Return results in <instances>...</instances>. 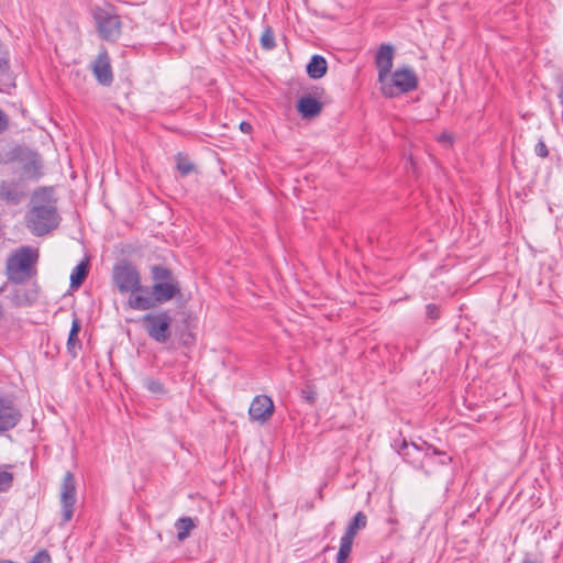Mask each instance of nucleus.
<instances>
[{"instance_id": "obj_1", "label": "nucleus", "mask_w": 563, "mask_h": 563, "mask_svg": "<svg viewBox=\"0 0 563 563\" xmlns=\"http://www.w3.org/2000/svg\"><path fill=\"white\" fill-rule=\"evenodd\" d=\"M151 277L154 282L152 287H148V291L143 296L129 298L126 301L129 308L145 311L181 296L180 283L168 267L152 265Z\"/></svg>"}, {"instance_id": "obj_2", "label": "nucleus", "mask_w": 563, "mask_h": 563, "mask_svg": "<svg viewBox=\"0 0 563 563\" xmlns=\"http://www.w3.org/2000/svg\"><path fill=\"white\" fill-rule=\"evenodd\" d=\"M60 217L57 212L56 200L46 189L33 194L31 207L25 216L27 229L36 236H43L56 229Z\"/></svg>"}, {"instance_id": "obj_3", "label": "nucleus", "mask_w": 563, "mask_h": 563, "mask_svg": "<svg viewBox=\"0 0 563 563\" xmlns=\"http://www.w3.org/2000/svg\"><path fill=\"white\" fill-rule=\"evenodd\" d=\"M38 257V250L30 245H23L14 250L5 261L8 280L15 285H22L30 280L36 275Z\"/></svg>"}, {"instance_id": "obj_4", "label": "nucleus", "mask_w": 563, "mask_h": 563, "mask_svg": "<svg viewBox=\"0 0 563 563\" xmlns=\"http://www.w3.org/2000/svg\"><path fill=\"white\" fill-rule=\"evenodd\" d=\"M113 284L122 295L143 296L148 291L147 286L142 285L141 274L137 267L129 261H122L114 265L112 271Z\"/></svg>"}, {"instance_id": "obj_5", "label": "nucleus", "mask_w": 563, "mask_h": 563, "mask_svg": "<svg viewBox=\"0 0 563 563\" xmlns=\"http://www.w3.org/2000/svg\"><path fill=\"white\" fill-rule=\"evenodd\" d=\"M382 93L385 97L393 98L401 93L415 90L418 86V78L413 69L409 67L398 68L385 81H379Z\"/></svg>"}, {"instance_id": "obj_6", "label": "nucleus", "mask_w": 563, "mask_h": 563, "mask_svg": "<svg viewBox=\"0 0 563 563\" xmlns=\"http://www.w3.org/2000/svg\"><path fill=\"white\" fill-rule=\"evenodd\" d=\"M172 321L168 311L147 313L142 318V324L147 335L157 343H166L169 340Z\"/></svg>"}, {"instance_id": "obj_7", "label": "nucleus", "mask_w": 563, "mask_h": 563, "mask_svg": "<svg viewBox=\"0 0 563 563\" xmlns=\"http://www.w3.org/2000/svg\"><path fill=\"white\" fill-rule=\"evenodd\" d=\"M62 518L64 522L73 519L76 504V479L71 472H66L60 485Z\"/></svg>"}, {"instance_id": "obj_8", "label": "nucleus", "mask_w": 563, "mask_h": 563, "mask_svg": "<svg viewBox=\"0 0 563 563\" xmlns=\"http://www.w3.org/2000/svg\"><path fill=\"white\" fill-rule=\"evenodd\" d=\"M27 186L23 177L3 179L0 181V200L10 205H19L27 196Z\"/></svg>"}, {"instance_id": "obj_9", "label": "nucleus", "mask_w": 563, "mask_h": 563, "mask_svg": "<svg viewBox=\"0 0 563 563\" xmlns=\"http://www.w3.org/2000/svg\"><path fill=\"white\" fill-rule=\"evenodd\" d=\"M398 453L404 460L413 465L417 468H422L424 465V459H430L433 455L440 454L435 448L429 446L427 451H423L420 446L415 443H408L406 440L401 441Z\"/></svg>"}, {"instance_id": "obj_10", "label": "nucleus", "mask_w": 563, "mask_h": 563, "mask_svg": "<svg viewBox=\"0 0 563 563\" xmlns=\"http://www.w3.org/2000/svg\"><path fill=\"white\" fill-rule=\"evenodd\" d=\"M22 418L12 399L0 396V434L14 429Z\"/></svg>"}, {"instance_id": "obj_11", "label": "nucleus", "mask_w": 563, "mask_h": 563, "mask_svg": "<svg viewBox=\"0 0 563 563\" xmlns=\"http://www.w3.org/2000/svg\"><path fill=\"white\" fill-rule=\"evenodd\" d=\"M98 30L102 38L107 41H115L121 33V23L118 15L107 11H98L95 15Z\"/></svg>"}, {"instance_id": "obj_12", "label": "nucleus", "mask_w": 563, "mask_h": 563, "mask_svg": "<svg viewBox=\"0 0 563 563\" xmlns=\"http://www.w3.org/2000/svg\"><path fill=\"white\" fill-rule=\"evenodd\" d=\"M395 56V48L390 44H382L375 56V64L378 70V82L385 81L388 77Z\"/></svg>"}, {"instance_id": "obj_13", "label": "nucleus", "mask_w": 563, "mask_h": 563, "mask_svg": "<svg viewBox=\"0 0 563 563\" xmlns=\"http://www.w3.org/2000/svg\"><path fill=\"white\" fill-rule=\"evenodd\" d=\"M274 412V402L273 400L265 395L256 396L249 409V415L252 420L266 422L269 420Z\"/></svg>"}, {"instance_id": "obj_14", "label": "nucleus", "mask_w": 563, "mask_h": 563, "mask_svg": "<svg viewBox=\"0 0 563 563\" xmlns=\"http://www.w3.org/2000/svg\"><path fill=\"white\" fill-rule=\"evenodd\" d=\"M92 71L100 85L110 86L112 84V68L110 64V57L106 51H102L98 54L92 64Z\"/></svg>"}, {"instance_id": "obj_15", "label": "nucleus", "mask_w": 563, "mask_h": 563, "mask_svg": "<svg viewBox=\"0 0 563 563\" xmlns=\"http://www.w3.org/2000/svg\"><path fill=\"white\" fill-rule=\"evenodd\" d=\"M298 112L305 119H312L319 115L322 111V103L310 96L301 97L297 103Z\"/></svg>"}, {"instance_id": "obj_16", "label": "nucleus", "mask_w": 563, "mask_h": 563, "mask_svg": "<svg viewBox=\"0 0 563 563\" xmlns=\"http://www.w3.org/2000/svg\"><path fill=\"white\" fill-rule=\"evenodd\" d=\"M81 329L80 320L77 317L73 318L71 328L67 340V351L71 357H77L78 351L81 349V343L78 339V333Z\"/></svg>"}, {"instance_id": "obj_17", "label": "nucleus", "mask_w": 563, "mask_h": 563, "mask_svg": "<svg viewBox=\"0 0 563 563\" xmlns=\"http://www.w3.org/2000/svg\"><path fill=\"white\" fill-rule=\"evenodd\" d=\"M328 64L323 56L313 55L307 65V74L312 79H320L327 74Z\"/></svg>"}, {"instance_id": "obj_18", "label": "nucleus", "mask_w": 563, "mask_h": 563, "mask_svg": "<svg viewBox=\"0 0 563 563\" xmlns=\"http://www.w3.org/2000/svg\"><path fill=\"white\" fill-rule=\"evenodd\" d=\"M367 525V517L364 512L358 511L353 517V519L350 521L344 537H350V539L354 540V537L357 534V532L362 529H364Z\"/></svg>"}, {"instance_id": "obj_19", "label": "nucleus", "mask_w": 563, "mask_h": 563, "mask_svg": "<svg viewBox=\"0 0 563 563\" xmlns=\"http://www.w3.org/2000/svg\"><path fill=\"white\" fill-rule=\"evenodd\" d=\"M196 527L194 520L190 517H181L176 523L175 528L177 530V539L179 541H184L190 534V531Z\"/></svg>"}, {"instance_id": "obj_20", "label": "nucleus", "mask_w": 563, "mask_h": 563, "mask_svg": "<svg viewBox=\"0 0 563 563\" xmlns=\"http://www.w3.org/2000/svg\"><path fill=\"white\" fill-rule=\"evenodd\" d=\"M88 275V262H80L70 274V287L78 288Z\"/></svg>"}, {"instance_id": "obj_21", "label": "nucleus", "mask_w": 563, "mask_h": 563, "mask_svg": "<svg viewBox=\"0 0 563 563\" xmlns=\"http://www.w3.org/2000/svg\"><path fill=\"white\" fill-rule=\"evenodd\" d=\"M353 540L350 537L342 536L340 541V549L336 556V563H345L346 559L351 554Z\"/></svg>"}, {"instance_id": "obj_22", "label": "nucleus", "mask_w": 563, "mask_h": 563, "mask_svg": "<svg viewBox=\"0 0 563 563\" xmlns=\"http://www.w3.org/2000/svg\"><path fill=\"white\" fill-rule=\"evenodd\" d=\"M260 42H261V46L264 48V49H273L276 45L275 43V35H274V31L271 26H266L261 35V38H260Z\"/></svg>"}, {"instance_id": "obj_23", "label": "nucleus", "mask_w": 563, "mask_h": 563, "mask_svg": "<svg viewBox=\"0 0 563 563\" xmlns=\"http://www.w3.org/2000/svg\"><path fill=\"white\" fill-rule=\"evenodd\" d=\"M177 169L181 176H187L195 170V165L189 161L188 157L178 154L177 155Z\"/></svg>"}, {"instance_id": "obj_24", "label": "nucleus", "mask_w": 563, "mask_h": 563, "mask_svg": "<svg viewBox=\"0 0 563 563\" xmlns=\"http://www.w3.org/2000/svg\"><path fill=\"white\" fill-rule=\"evenodd\" d=\"M13 473L0 470V494L7 493L13 485Z\"/></svg>"}, {"instance_id": "obj_25", "label": "nucleus", "mask_w": 563, "mask_h": 563, "mask_svg": "<svg viewBox=\"0 0 563 563\" xmlns=\"http://www.w3.org/2000/svg\"><path fill=\"white\" fill-rule=\"evenodd\" d=\"M145 387L148 391L157 395H161L165 391L163 384L159 380L153 378L145 380Z\"/></svg>"}, {"instance_id": "obj_26", "label": "nucleus", "mask_w": 563, "mask_h": 563, "mask_svg": "<svg viewBox=\"0 0 563 563\" xmlns=\"http://www.w3.org/2000/svg\"><path fill=\"white\" fill-rule=\"evenodd\" d=\"M11 301L18 307L25 306L31 302L26 296V292L22 290H15L11 297Z\"/></svg>"}, {"instance_id": "obj_27", "label": "nucleus", "mask_w": 563, "mask_h": 563, "mask_svg": "<svg viewBox=\"0 0 563 563\" xmlns=\"http://www.w3.org/2000/svg\"><path fill=\"white\" fill-rule=\"evenodd\" d=\"M30 563H52V560L48 552L42 550L33 556Z\"/></svg>"}, {"instance_id": "obj_28", "label": "nucleus", "mask_w": 563, "mask_h": 563, "mask_svg": "<svg viewBox=\"0 0 563 563\" xmlns=\"http://www.w3.org/2000/svg\"><path fill=\"white\" fill-rule=\"evenodd\" d=\"M534 152H536V154H537L538 156H540V157H542V158H545V157H548V155H549L548 147H547L545 143H544L542 140H540V141L537 143V145H536V147H534Z\"/></svg>"}, {"instance_id": "obj_29", "label": "nucleus", "mask_w": 563, "mask_h": 563, "mask_svg": "<svg viewBox=\"0 0 563 563\" xmlns=\"http://www.w3.org/2000/svg\"><path fill=\"white\" fill-rule=\"evenodd\" d=\"M9 128V118L2 109H0V134Z\"/></svg>"}, {"instance_id": "obj_30", "label": "nucleus", "mask_w": 563, "mask_h": 563, "mask_svg": "<svg viewBox=\"0 0 563 563\" xmlns=\"http://www.w3.org/2000/svg\"><path fill=\"white\" fill-rule=\"evenodd\" d=\"M427 316L430 318V319H438L439 318V308L438 306L433 305V303H429L427 307Z\"/></svg>"}, {"instance_id": "obj_31", "label": "nucleus", "mask_w": 563, "mask_h": 563, "mask_svg": "<svg viewBox=\"0 0 563 563\" xmlns=\"http://www.w3.org/2000/svg\"><path fill=\"white\" fill-rule=\"evenodd\" d=\"M301 394H302L303 399L307 400L309 404L314 402L316 393L312 389H310V388L302 389Z\"/></svg>"}, {"instance_id": "obj_32", "label": "nucleus", "mask_w": 563, "mask_h": 563, "mask_svg": "<svg viewBox=\"0 0 563 563\" xmlns=\"http://www.w3.org/2000/svg\"><path fill=\"white\" fill-rule=\"evenodd\" d=\"M194 342H195V336L191 332H188V333H185L181 335V343L185 346H190L194 344Z\"/></svg>"}, {"instance_id": "obj_33", "label": "nucleus", "mask_w": 563, "mask_h": 563, "mask_svg": "<svg viewBox=\"0 0 563 563\" xmlns=\"http://www.w3.org/2000/svg\"><path fill=\"white\" fill-rule=\"evenodd\" d=\"M10 65L7 58H0V71L5 74L9 71Z\"/></svg>"}, {"instance_id": "obj_34", "label": "nucleus", "mask_w": 563, "mask_h": 563, "mask_svg": "<svg viewBox=\"0 0 563 563\" xmlns=\"http://www.w3.org/2000/svg\"><path fill=\"white\" fill-rule=\"evenodd\" d=\"M438 140H439L440 142H442V143H446V144H449V145H451V144H452V142H453V137H452V135H450V134H448V133H443V134H441V135L438 137Z\"/></svg>"}, {"instance_id": "obj_35", "label": "nucleus", "mask_w": 563, "mask_h": 563, "mask_svg": "<svg viewBox=\"0 0 563 563\" xmlns=\"http://www.w3.org/2000/svg\"><path fill=\"white\" fill-rule=\"evenodd\" d=\"M240 130L244 133H250L252 131V125L249 122H241L240 123Z\"/></svg>"}, {"instance_id": "obj_36", "label": "nucleus", "mask_w": 563, "mask_h": 563, "mask_svg": "<svg viewBox=\"0 0 563 563\" xmlns=\"http://www.w3.org/2000/svg\"><path fill=\"white\" fill-rule=\"evenodd\" d=\"M560 98H561V102L563 103V86H562V92L560 95Z\"/></svg>"}, {"instance_id": "obj_37", "label": "nucleus", "mask_w": 563, "mask_h": 563, "mask_svg": "<svg viewBox=\"0 0 563 563\" xmlns=\"http://www.w3.org/2000/svg\"><path fill=\"white\" fill-rule=\"evenodd\" d=\"M333 526V522H330V525L327 527V530Z\"/></svg>"}]
</instances>
